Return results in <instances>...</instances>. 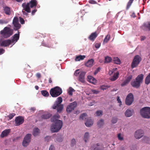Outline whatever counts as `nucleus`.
I'll list each match as a JSON object with an SVG mask.
<instances>
[{"label": "nucleus", "mask_w": 150, "mask_h": 150, "mask_svg": "<svg viewBox=\"0 0 150 150\" xmlns=\"http://www.w3.org/2000/svg\"><path fill=\"white\" fill-rule=\"evenodd\" d=\"M62 140V139L61 137H58L57 139V141L59 142H61Z\"/></svg>", "instance_id": "obj_57"}, {"label": "nucleus", "mask_w": 150, "mask_h": 150, "mask_svg": "<svg viewBox=\"0 0 150 150\" xmlns=\"http://www.w3.org/2000/svg\"><path fill=\"white\" fill-rule=\"evenodd\" d=\"M89 2L91 4H97V2L93 0H91L89 1Z\"/></svg>", "instance_id": "obj_53"}, {"label": "nucleus", "mask_w": 150, "mask_h": 150, "mask_svg": "<svg viewBox=\"0 0 150 150\" xmlns=\"http://www.w3.org/2000/svg\"><path fill=\"white\" fill-rule=\"evenodd\" d=\"M112 60V58L108 56L106 57L105 58V62L109 63Z\"/></svg>", "instance_id": "obj_43"}, {"label": "nucleus", "mask_w": 150, "mask_h": 150, "mask_svg": "<svg viewBox=\"0 0 150 150\" xmlns=\"http://www.w3.org/2000/svg\"><path fill=\"white\" fill-rule=\"evenodd\" d=\"M13 24L14 27V29L15 30H18L21 27V24L19 23L18 19L17 17H14L13 21Z\"/></svg>", "instance_id": "obj_10"}, {"label": "nucleus", "mask_w": 150, "mask_h": 150, "mask_svg": "<svg viewBox=\"0 0 150 150\" xmlns=\"http://www.w3.org/2000/svg\"><path fill=\"white\" fill-rule=\"evenodd\" d=\"M22 6L23 8V10L27 13H30V4L29 2L27 3H23L22 4Z\"/></svg>", "instance_id": "obj_13"}, {"label": "nucleus", "mask_w": 150, "mask_h": 150, "mask_svg": "<svg viewBox=\"0 0 150 150\" xmlns=\"http://www.w3.org/2000/svg\"><path fill=\"white\" fill-rule=\"evenodd\" d=\"M117 121V119L115 117H113L112 118L111 122L112 123H116Z\"/></svg>", "instance_id": "obj_47"}, {"label": "nucleus", "mask_w": 150, "mask_h": 150, "mask_svg": "<svg viewBox=\"0 0 150 150\" xmlns=\"http://www.w3.org/2000/svg\"><path fill=\"white\" fill-rule=\"evenodd\" d=\"M75 91L74 89L71 87H70L68 91V93L70 95L72 96L73 95V92Z\"/></svg>", "instance_id": "obj_38"}, {"label": "nucleus", "mask_w": 150, "mask_h": 150, "mask_svg": "<svg viewBox=\"0 0 150 150\" xmlns=\"http://www.w3.org/2000/svg\"><path fill=\"white\" fill-rule=\"evenodd\" d=\"M49 150H55L54 146L51 145L50 147Z\"/></svg>", "instance_id": "obj_62"}, {"label": "nucleus", "mask_w": 150, "mask_h": 150, "mask_svg": "<svg viewBox=\"0 0 150 150\" xmlns=\"http://www.w3.org/2000/svg\"><path fill=\"white\" fill-rule=\"evenodd\" d=\"M103 112L102 110H99L97 111L96 112L97 116H100L102 115Z\"/></svg>", "instance_id": "obj_46"}, {"label": "nucleus", "mask_w": 150, "mask_h": 150, "mask_svg": "<svg viewBox=\"0 0 150 150\" xmlns=\"http://www.w3.org/2000/svg\"><path fill=\"white\" fill-rule=\"evenodd\" d=\"M50 93L53 97H56L61 95L62 92V89L58 86H56L51 88L50 91Z\"/></svg>", "instance_id": "obj_4"}, {"label": "nucleus", "mask_w": 150, "mask_h": 150, "mask_svg": "<svg viewBox=\"0 0 150 150\" xmlns=\"http://www.w3.org/2000/svg\"><path fill=\"white\" fill-rule=\"evenodd\" d=\"M140 113L143 117L150 118V107L143 108L140 110Z\"/></svg>", "instance_id": "obj_6"}, {"label": "nucleus", "mask_w": 150, "mask_h": 150, "mask_svg": "<svg viewBox=\"0 0 150 150\" xmlns=\"http://www.w3.org/2000/svg\"><path fill=\"white\" fill-rule=\"evenodd\" d=\"M87 115L86 113H83L80 116L79 119L80 120H87Z\"/></svg>", "instance_id": "obj_33"}, {"label": "nucleus", "mask_w": 150, "mask_h": 150, "mask_svg": "<svg viewBox=\"0 0 150 150\" xmlns=\"http://www.w3.org/2000/svg\"><path fill=\"white\" fill-rule=\"evenodd\" d=\"M4 13L7 15H9L11 13L10 8L8 6L4 7Z\"/></svg>", "instance_id": "obj_27"}, {"label": "nucleus", "mask_w": 150, "mask_h": 150, "mask_svg": "<svg viewBox=\"0 0 150 150\" xmlns=\"http://www.w3.org/2000/svg\"><path fill=\"white\" fill-rule=\"evenodd\" d=\"M141 57L138 55L135 56L131 66H136L139 64L141 60Z\"/></svg>", "instance_id": "obj_12"}, {"label": "nucleus", "mask_w": 150, "mask_h": 150, "mask_svg": "<svg viewBox=\"0 0 150 150\" xmlns=\"http://www.w3.org/2000/svg\"><path fill=\"white\" fill-rule=\"evenodd\" d=\"M8 21L3 20H0V23L1 24H6L8 23Z\"/></svg>", "instance_id": "obj_50"}, {"label": "nucleus", "mask_w": 150, "mask_h": 150, "mask_svg": "<svg viewBox=\"0 0 150 150\" xmlns=\"http://www.w3.org/2000/svg\"><path fill=\"white\" fill-rule=\"evenodd\" d=\"M117 137L118 139L120 141H122L124 139L123 136L121 133H119L118 134Z\"/></svg>", "instance_id": "obj_44"}, {"label": "nucleus", "mask_w": 150, "mask_h": 150, "mask_svg": "<svg viewBox=\"0 0 150 150\" xmlns=\"http://www.w3.org/2000/svg\"><path fill=\"white\" fill-rule=\"evenodd\" d=\"M37 10L36 9H35L33 10L32 12H31V14L32 15H34L35 13V12L37 11Z\"/></svg>", "instance_id": "obj_63"}, {"label": "nucleus", "mask_w": 150, "mask_h": 150, "mask_svg": "<svg viewBox=\"0 0 150 150\" xmlns=\"http://www.w3.org/2000/svg\"><path fill=\"white\" fill-rule=\"evenodd\" d=\"M144 30H145L146 28H147L149 30H150V23H144L143 26Z\"/></svg>", "instance_id": "obj_34"}, {"label": "nucleus", "mask_w": 150, "mask_h": 150, "mask_svg": "<svg viewBox=\"0 0 150 150\" xmlns=\"http://www.w3.org/2000/svg\"><path fill=\"white\" fill-rule=\"evenodd\" d=\"M16 115L15 113H13L10 114L8 116V117L9 119L11 120L13 118V117Z\"/></svg>", "instance_id": "obj_48"}, {"label": "nucleus", "mask_w": 150, "mask_h": 150, "mask_svg": "<svg viewBox=\"0 0 150 150\" xmlns=\"http://www.w3.org/2000/svg\"><path fill=\"white\" fill-rule=\"evenodd\" d=\"M85 73L84 72H82L80 73L79 77V81L83 83L85 82Z\"/></svg>", "instance_id": "obj_17"}, {"label": "nucleus", "mask_w": 150, "mask_h": 150, "mask_svg": "<svg viewBox=\"0 0 150 150\" xmlns=\"http://www.w3.org/2000/svg\"><path fill=\"white\" fill-rule=\"evenodd\" d=\"M12 43L11 40L8 39L2 41L1 43V45L2 46L6 47Z\"/></svg>", "instance_id": "obj_16"}, {"label": "nucleus", "mask_w": 150, "mask_h": 150, "mask_svg": "<svg viewBox=\"0 0 150 150\" xmlns=\"http://www.w3.org/2000/svg\"><path fill=\"white\" fill-rule=\"evenodd\" d=\"M79 69H77L75 71L74 73V74L75 75L77 76L78 75V74H79Z\"/></svg>", "instance_id": "obj_60"}, {"label": "nucleus", "mask_w": 150, "mask_h": 150, "mask_svg": "<svg viewBox=\"0 0 150 150\" xmlns=\"http://www.w3.org/2000/svg\"><path fill=\"white\" fill-rule=\"evenodd\" d=\"M52 115L48 113H45L43 114L41 116V118L43 119H47L50 118Z\"/></svg>", "instance_id": "obj_26"}, {"label": "nucleus", "mask_w": 150, "mask_h": 150, "mask_svg": "<svg viewBox=\"0 0 150 150\" xmlns=\"http://www.w3.org/2000/svg\"><path fill=\"white\" fill-rule=\"evenodd\" d=\"M100 43H96L95 44V46L96 48H98L100 47Z\"/></svg>", "instance_id": "obj_58"}, {"label": "nucleus", "mask_w": 150, "mask_h": 150, "mask_svg": "<svg viewBox=\"0 0 150 150\" xmlns=\"http://www.w3.org/2000/svg\"><path fill=\"white\" fill-rule=\"evenodd\" d=\"M88 81L93 84H95L96 83V80L95 79L91 76H88Z\"/></svg>", "instance_id": "obj_24"}, {"label": "nucleus", "mask_w": 150, "mask_h": 150, "mask_svg": "<svg viewBox=\"0 0 150 150\" xmlns=\"http://www.w3.org/2000/svg\"><path fill=\"white\" fill-rule=\"evenodd\" d=\"M144 131L141 129L137 130L135 133L134 136L137 139H139L142 138L144 135Z\"/></svg>", "instance_id": "obj_14"}, {"label": "nucleus", "mask_w": 150, "mask_h": 150, "mask_svg": "<svg viewBox=\"0 0 150 150\" xmlns=\"http://www.w3.org/2000/svg\"><path fill=\"white\" fill-rule=\"evenodd\" d=\"M117 100L118 101V102L120 103V106L121 105H122V102L120 98L119 97L117 96Z\"/></svg>", "instance_id": "obj_55"}, {"label": "nucleus", "mask_w": 150, "mask_h": 150, "mask_svg": "<svg viewBox=\"0 0 150 150\" xmlns=\"http://www.w3.org/2000/svg\"><path fill=\"white\" fill-rule=\"evenodd\" d=\"M20 21L21 23L23 24L24 23L25 21L24 19L20 17Z\"/></svg>", "instance_id": "obj_54"}, {"label": "nucleus", "mask_w": 150, "mask_h": 150, "mask_svg": "<svg viewBox=\"0 0 150 150\" xmlns=\"http://www.w3.org/2000/svg\"><path fill=\"white\" fill-rule=\"evenodd\" d=\"M119 74V73L118 71H117L116 73H114L113 76L110 78V79L112 81H115L118 79Z\"/></svg>", "instance_id": "obj_23"}, {"label": "nucleus", "mask_w": 150, "mask_h": 150, "mask_svg": "<svg viewBox=\"0 0 150 150\" xmlns=\"http://www.w3.org/2000/svg\"><path fill=\"white\" fill-rule=\"evenodd\" d=\"M110 35H108L103 40V42H107L108 41L110 40Z\"/></svg>", "instance_id": "obj_42"}, {"label": "nucleus", "mask_w": 150, "mask_h": 150, "mask_svg": "<svg viewBox=\"0 0 150 150\" xmlns=\"http://www.w3.org/2000/svg\"><path fill=\"white\" fill-rule=\"evenodd\" d=\"M98 36V34L96 32L92 33L88 37L90 40L93 41Z\"/></svg>", "instance_id": "obj_21"}, {"label": "nucleus", "mask_w": 150, "mask_h": 150, "mask_svg": "<svg viewBox=\"0 0 150 150\" xmlns=\"http://www.w3.org/2000/svg\"><path fill=\"white\" fill-rule=\"evenodd\" d=\"M89 138V134L88 132H86L85 133L84 135V137L83 138V139L84 141H85V142L86 143L88 141Z\"/></svg>", "instance_id": "obj_30"}, {"label": "nucleus", "mask_w": 150, "mask_h": 150, "mask_svg": "<svg viewBox=\"0 0 150 150\" xmlns=\"http://www.w3.org/2000/svg\"><path fill=\"white\" fill-rule=\"evenodd\" d=\"M13 30L8 27H5L4 30L1 31L0 33L5 38L10 37L13 34Z\"/></svg>", "instance_id": "obj_5"}, {"label": "nucleus", "mask_w": 150, "mask_h": 150, "mask_svg": "<svg viewBox=\"0 0 150 150\" xmlns=\"http://www.w3.org/2000/svg\"><path fill=\"white\" fill-rule=\"evenodd\" d=\"M94 60L93 59H91L88 60L87 62L85 64L86 66H91L93 64Z\"/></svg>", "instance_id": "obj_32"}, {"label": "nucleus", "mask_w": 150, "mask_h": 150, "mask_svg": "<svg viewBox=\"0 0 150 150\" xmlns=\"http://www.w3.org/2000/svg\"><path fill=\"white\" fill-rule=\"evenodd\" d=\"M5 52V50L2 48L0 49V55L3 54Z\"/></svg>", "instance_id": "obj_59"}, {"label": "nucleus", "mask_w": 150, "mask_h": 150, "mask_svg": "<svg viewBox=\"0 0 150 150\" xmlns=\"http://www.w3.org/2000/svg\"><path fill=\"white\" fill-rule=\"evenodd\" d=\"M144 77V75L142 74L139 75L135 80L131 82V84L132 86L136 88H139L143 81Z\"/></svg>", "instance_id": "obj_3"}, {"label": "nucleus", "mask_w": 150, "mask_h": 150, "mask_svg": "<svg viewBox=\"0 0 150 150\" xmlns=\"http://www.w3.org/2000/svg\"><path fill=\"white\" fill-rule=\"evenodd\" d=\"M133 112V110L127 109L125 112V115L127 117H129L132 115Z\"/></svg>", "instance_id": "obj_22"}, {"label": "nucleus", "mask_w": 150, "mask_h": 150, "mask_svg": "<svg viewBox=\"0 0 150 150\" xmlns=\"http://www.w3.org/2000/svg\"><path fill=\"white\" fill-rule=\"evenodd\" d=\"M93 124V121L91 117L88 118L86 120L85 124L86 127H89L92 125Z\"/></svg>", "instance_id": "obj_19"}, {"label": "nucleus", "mask_w": 150, "mask_h": 150, "mask_svg": "<svg viewBox=\"0 0 150 150\" xmlns=\"http://www.w3.org/2000/svg\"><path fill=\"white\" fill-rule=\"evenodd\" d=\"M110 86L108 85H102L100 87V88L101 89L104 90H106L108 88H110Z\"/></svg>", "instance_id": "obj_41"}, {"label": "nucleus", "mask_w": 150, "mask_h": 150, "mask_svg": "<svg viewBox=\"0 0 150 150\" xmlns=\"http://www.w3.org/2000/svg\"><path fill=\"white\" fill-rule=\"evenodd\" d=\"M104 120L101 119L98 121V122L97 125L99 127H101L104 125Z\"/></svg>", "instance_id": "obj_36"}, {"label": "nucleus", "mask_w": 150, "mask_h": 150, "mask_svg": "<svg viewBox=\"0 0 150 150\" xmlns=\"http://www.w3.org/2000/svg\"><path fill=\"white\" fill-rule=\"evenodd\" d=\"M140 38L141 41L144 40L146 38V37L144 36H141L140 37Z\"/></svg>", "instance_id": "obj_64"}, {"label": "nucleus", "mask_w": 150, "mask_h": 150, "mask_svg": "<svg viewBox=\"0 0 150 150\" xmlns=\"http://www.w3.org/2000/svg\"><path fill=\"white\" fill-rule=\"evenodd\" d=\"M132 75H130L126 79V81L128 82L129 83L131 81V79H132Z\"/></svg>", "instance_id": "obj_45"}, {"label": "nucleus", "mask_w": 150, "mask_h": 150, "mask_svg": "<svg viewBox=\"0 0 150 150\" xmlns=\"http://www.w3.org/2000/svg\"><path fill=\"white\" fill-rule=\"evenodd\" d=\"M128 83L126 80H125L121 84V86H124L127 85Z\"/></svg>", "instance_id": "obj_51"}, {"label": "nucleus", "mask_w": 150, "mask_h": 150, "mask_svg": "<svg viewBox=\"0 0 150 150\" xmlns=\"http://www.w3.org/2000/svg\"><path fill=\"white\" fill-rule=\"evenodd\" d=\"M19 33L18 32V34H15L13 36V38L11 40V42L13 44H14L19 40Z\"/></svg>", "instance_id": "obj_18"}, {"label": "nucleus", "mask_w": 150, "mask_h": 150, "mask_svg": "<svg viewBox=\"0 0 150 150\" xmlns=\"http://www.w3.org/2000/svg\"><path fill=\"white\" fill-rule=\"evenodd\" d=\"M29 3L30 4L31 8H36L38 4V2L36 0H31Z\"/></svg>", "instance_id": "obj_25"}, {"label": "nucleus", "mask_w": 150, "mask_h": 150, "mask_svg": "<svg viewBox=\"0 0 150 150\" xmlns=\"http://www.w3.org/2000/svg\"><path fill=\"white\" fill-rule=\"evenodd\" d=\"M92 92L93 93L96 94L98 93L99 92V91L96 90H92Z\"/></svg>", "instance_id": "obj_52"}, {"label": "nucleus", "mask_w": 150, "mask_h": 150, "mask_svg": "<svg viewBox=\"0 0 150 150\" xmlns=\"http://www.w3.org/2000/svg\"><path fill=\"white\" fill-rule=\"evenodd\" d=\"M31 134H27L24 137L23 141L22 144L24 146H27L30 142V139Z\"/></svg>", "instance_id": "obj_7"}, {"label": "nucleus", "mask_w": 150, "mask_h": 150, "mask_svg": "<svg viewBox=\"0 0 150 150\" xmlns=\"http://www.w3.org/2000/svg\"><path fill=\"white\" fill-rule=\"evenodd\" d=\"M50 139V137L49 136H47L45 138V141L48 142Z\"/></svg>", "instance_id": "obj_56"}, {"label": "nucleus", "mask_w": 150, "mask_h": 150, "mask_svg": "<svg viewBox=\"0 0 150 150\" xmlns=\"http://www.w3.org/2000/svg\"><path fill=\"white\" fill-rule=\"evenodd\" d=\"M134 0H129L128 2L126 7V9L128 10L130 7Z\"/></svg>", "instance_id": "obj_40"}, {"label": "nucleus", "mask_w": 150, "mask_h": 150, "mask_svg": "<svg viewBox=\"0 0 150 150\" xmlns=\"http://www.w3.org/2000/svg\"><path fill=\"white\" fill-rule=\"evenodd\" d=\"M134 100L133 95L132 93H129L127 96L125 103L127 105H130L133 103Z\"/></svg>", "instance_id": "obj_9"}, {"label": "nucleus", "mask_w": 150, "mask_h": 150, "mask_svg": "<svg viewBox=\"0 0 150 150\" xmlns=\"http://www.w3.org/2000/svg\"><path fill=\"white\" fill-rule=\"evenodd\" d=\"M77 103L76 101H74L70 103L67 107L66 110L67 112H70L76 107Z\"/></svg>", "instance_id": "obj_8"}, {"label": "nucleus", "mask_w": 150, "mask_h": 150, "mask_svg": "<svg viewBox=\"0 0 150 150\" xmlns=\"http://www.w3.org/2000/svg\"><path fill=\"white\" fill-rule=\"evenodd\" d=\"M11 132V129H6L3 131L1 134L0 135L1 137L3 138L4 137L7 136Z\"/></svg>", "instance_id": "obj_20"}, {"label": "nucleus", "mask_w": 150, "mask_h": 150, "mask_svg": "<svg viewBox=\"0 0 150 150\" xmlns=\"http://www.w3.org/2000/svg\"><path fill=\"white\" fill-rule=\"evenodd\" d=\"M145 82V83L147 85L150 83V73L146 78Z\"/></svg>", "instance_id": "obj_35"}, {"label": "nucleus", "mask_w": 150, "mask_h": 150, "mask_svg": "<svg viewBox=\"0 0 150 150\" xmlns=\"http://www.w3.org/2000/svg\"><path fill=\"white\" fill-rule=\"evenodd\" d=\"M101 69V68L100 67H98L95 71L94 72V74L96 75V74L100 71V69Z\"/></svg>", "instance_id": "obj_49"}, {"label": "nucleus", "mask_w": 150, "mask_h": 150, "mask_svg": "<svg viewBox=\"0 0 150 150\" xmlns=\"http://www.w3.org/2000/svg\"><path fill=\"white\" fill-rule=\"evenodd\" d=\"M103 149L104 147L103 145L99 143L94 145L90 148L91 150H103Z\"/></svg>", "instance_id": "obj_15"}, {"label": "nucleus", "mask_w": 150, "mask_h": 150, "mask_svg": "<svg viewBox=\"0 0 150 150\" xmlns=\"http://www.w3.org/2000/svg\"><path fill=\"white\" fill-rule=\"evenodd\" d=\"M86 57L85 55H81L76 56L75 59L76 61H79L80 60H83Z\"/></svg>", "instance_id": "obj_28"}, {"label": "nucleus", "mask_w": 150, "mask_h": 150, "mask_svg": "<svg viewBox=\"0 0 150 150\" xmlns=\"http://www.w3.org/2000/svg\"><path fill=\"white\" fill-rule=\"evenodd\" d=\"M40 133V130L38 128H37L34 129L33 134L34 136H36L38 135Z\"/></svg>", "instance_id": "obj_29"}, {"label": "nucleus", "mask_w": 150, "mask_h": 150, "mask_svg": "<svg viewBox=\"0 0 150 150\" xmlns=\"http://www.w3.org/2000/svg\"><path fill=\"white\" fill-rule=\"evenodd\" d=\"M117 69V68L113 69L112 71H109V74L110 75H111L113 73V72Z\"/></svg>", "instance_id": "obj_61"}, {"label": "nucleus", "mask_w": 150, "mask_h": 150, "mask_svg": "<svg viewBox=\"0 0 150 150\" xmlns=\"http://www.w3.org/2000/svg\"><path fill=\"white\" fill-rule=\"evenodd\" d=\"M76 141L75 139H72L71 141L70 145L71 147H73L76 145Z\"/></svg>", "instance_id": "obj_39"}, {"label": "nucleus", "mask_w": 150, "mask_h": 150, "mask_svg": "<svg viewBox=\"0 0 150 150\" xmlns=\"http://www.w3.org/2000/svg\"><path fill=\"white\" fill-rule=\"evenodd\" d=\"M41 93L44 96L48 97L49 96L48 92L46 90H42L41 91Z\"/></svg>", "instance_id": "obj_37"}, {"label": "nucleus", "mask_w": 150, "mask_h": 150, "mask_svg": "<svg viewBox=\"0 0 150 150\" xmlns=\"http://www.w3.org/2000/svg\"><path fill=\"white\" fill-rule=\"evenodd\" d=\"M24 121V118L21 116L16 117L15 120V125L18 126L22 124Z\"/></svg>", "instance_id": "obj_11"}, {"label": "nucleus", "mask_w": 150, "mask_h": 150, "mask_svg": "<svg viewBox=\"0 0 150 150\" xmlns=\"http://www.w3.org/2000/svg\"><path fill=\"white\" fill-rule=\"evenodd\" d=\"M114 62L117 64H120L121 63V61L120 59L117 57H115L113 59Z\"/></svg>", "instance_id": "obj_31"}, {"label": "nucleus", "mask_w": 150, "mask_h": 150, "mask_svg": "<svg viewBox=\"0 0 150 150\" xmlns=\"http://www.w3.org/2000/svg\"><path fill=\"white\" fill-rule=\"evenodd\" d=\"M62 100V99L61 97H58L52 106V108L54 109H56L58 112H61L63 109L64 105L61 104Z\"/></svg>", "instance_id": "obj_2"}, {"label": "nucleus", "mask_w": 150, "mask_h": 150, "mask_svg": "<svg viewBox=\"0 0 150 150\" xmlns=\"http://www.w3.org/2000/svg\"><path fill=\"white\" fill-rule=\"evenodd\" d=\"M60 118V116L57 115H54L51 118V121L55 122L54 125H52L51 127V130L52 132H58L62 127L63 122L62 121L57 120Z\"/></svg>", "instance_id": "obj_1"}]
</instances>
